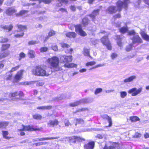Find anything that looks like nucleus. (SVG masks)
Returning a JSON list of instances; mask_svg holds the SVG:
<instances>
[{"instance_id": "obj_58", "label": "nucleus", "mask_w": 149, "mask_h": 149, "mask_svg": "<svg viewBox=\"0 0 149 149\" xmlns=\"http://www.w3.org/2000/svg\"><path fill=\"white\" fill-rule=\"evenodd\" d=\"M20 94H10L9 96L11 97H15L17 96V95L19 96Z\"/></svg>"}, {"instance_id": "obj_19", "label": "nucleus", "mask_w": 149, "mask_h": 149, "mask_svg": "<svg viewBox=\"0 0 149 149\" xmlns=\"http://www.w3.org/2000/svg\"><path fill=\"white\" fill-rule=\"evenodd\" d=\"M22 128L20 129H18V131H31L32 130H34V129L31 128V127L30 126H24L22 125Z\"/></svg>"}, {"instance_id": "obj_56", "label": "nucleus", "mask_w": 149, "mask_h": 149, "mask_svg": "<svg viewBox=\"0 0 149 149\" xmlns=\"http://www.w3.org/2000/svg\"><path fill=\"white\" fill-rule=\"evenodd\" d=\"M141 136V135L140 133L137 132L133 136L134 138H138L140 137Z\"/></svg>"}, {"instance_id": "obj_29", "label": "nucleus", "mask_w": 149, "mask_h": 149, "mask_svg": "<svg viewBox=\"0 0 149 149\" xmlns=\"http://www.w3.org/2000/svg\"><path fill=\"white\" fill-rule=\"evenodd\" d=\"M35 52L32 50H29L28 53V54L29 56V57L31 58H33L35 57Z\"/></svg>"}, {"instance_id": "obj_3", "label": "nucleus", "mask_w": 149, "mask_h": 149, "mask_svg": "<svg viewBox=\"0 0 149 149\" xmlns=\"http://www.w3.org/2000/svg\"><path fill=\"white\" fill-rule=\"evenodd\" d=\"M32 73L34 75L38 76H48L51 74V71L47 72L40 65L35 67L32 70Z\"/></svg>"}, {"instance_id": "obj_12", "label": "nucleus", "mask_w": 149, "mask_h": 149, "mask_svg": "<svg viewBox=\"0 0 149 149\" xmlns=\"http://www.w3.org/2000/svg\"><path fill=\"white\" fill-rule=\"evenodd\" d=\"M16 10L13 7H8L5 10V13L8 16H12L15 13Z\"/></svg>"}, {"instance_id": "obj_51", "label": "nucleus", "mask_w": 149, "mask_h": 149, "mask_svg": "<svg viewBox=\"0 0 149 149\" xmlns=\"http://www.w3.org/2000/svg\"><path fill=\"white\" fill-rule=\"evenodd\" d=\"M12 77L13 74H10L8 75L5 79L6 81L10 80L12 79Z\"/></svg>"}, {"instance_id": "obj_17", "label": "nucleus", "mask_w": 149, "mask_h": 149, "mask_svg": "<svg viewBox=\"0 0 149 149\" xmlns=\"http://www.w3.org/2000/svg\"><path fill=\"white\" fill-rule=\"evenodd\" d=\"M65 35L66 37L70 38H75L77 36V34L74 32H68Z\"/></svg>"}, {"instance_id": "obj_22", "label": "nucleus", "mask_w": 149, "mask_h": 149, "mask_svg": "<svg viewBox=\"0 0 149 149\" xmlns=\"http://www.w3.org/2000/svg\"><path fill=\"white\" fill-rule=\"evenodd\" d=\"M16 31L19 33L15 34L14 37L16 38H21L23 37L24 35V31H20L17 30Z\"/></svg>"}, {"instance_id": "obj_21", "label": "nucleus", "mask_w": 149, "mask_h": 149, "mask_svg": "<svg viewBox=\"0 0 149 149\" xmlns=\"http://www.w3.org/2000/svg\"><path fill=\"white\" fill-rule=\"evenodd\" d=\"M142 90V88L141 87L137 89L135 88H132L129 90V93H140Z\"/></svg>"}, {"instance_id": "obj_2", "label": "nucleus", "mask_w": 149, "mask_h": 149, "mask_svg": "<svg viewBox=\"0 0 149 149\" xmlns=\"http://www.w3.org/2000/svg\"><path fill=\"white\" fill-rule=\"evenodd\" d=\"M45 62L46 64H47L49 66L50 68L55 72L62 70L61 67L59 65V59L56 56H53L48 58Z\"/></svg>"}, {"instance_id": "obj_46", "label": "nucleus", "mask_w": 149, "mask_h": 149, "mask_svg": "<svg viewBox=\"0 0 149 149\" xmlns=\"http://www.w3.org/2000/svg\"><path fill=\"white\" fill-rule=\"evenodd\" d=\"M52 0H40L41 3L43 2L45 4H49L52 2Z\"/></svg>"}, {"instance_id": "obj_57", "label": "nucleus", "mask_w": 149, "mask_h": 149, "mask_svg": "<svg viewBox=\"0 0 149 149\" xmlns=\"http://www.w3.org/2000/svg\"><path fill=\"white\" fill-rule=\"evenodd\" d=\"M102 91V89L101 88H97L95 91V93H101Z\"/></svg>"}, {"instance_id": "obj_15", "label": "nucleus", "mask_w": 149, "mask_h": 149, "mask_svg": "<svg viewBox=\"0 0 149 149\" xmlns=\"http://www.w3.org/2000/svg\"><path fill=\"white\" fill-rule=\"evenodd\" d=\"M101 117L103 119H105L108 120L109 125L107 127H111L112 124V121L111 118L106 114H103L101 115Z\"/></svg>"}, {"instance_id": "obj_60", "label": "nucleus", "mask_w": 149, "mask_h": 149, "mask_svg": "<svg viewBox=\"0 0 149 149\" xmlns=\"http://www.w3.org/2000/svg\"><path fill=\"white\" fill-rule=\"evenodd\" d=\"M59 10L61 11L62 12H65L67 13V11L66 9L64 8H61L59 9Z\"/></svg>"}, {"instance_id": "obj_37", "label": "nucleus", "mask_w": 149, "mask_h": 149, "mask_svg": "<svg viewBox=\"0 0 149 149\" xmlns=\"http://www.w3.org/2000/svg\"><path fill=\"white\" fill-rule=\"evenodd\" d=\"M133 44H130L127 46L125 48V50L127 52H129L132 50L133 46Z\"/></svg>"}, {"instance_id": "obj_4", "label": "nucleus", "mask_w": 149, "mask_h": 149, "mask_svg": "<svg viewBox=\"0 0 149 149\" xmlns=\"http://www.w3.org/2000/svg\"><path fill=\"white\" fill-rule=\"evenodd\" d=\"M10 44L9 43L3 44L1 45V50L4 52L2 53H0V59H1L8 56L10 54L9 52L5 51L9 49L10 47Z\"/></svg>"}, {"instance_id": "obj_45", "label": "nucleus", "mask_w": 149, "mask_h": 149, "mask_svg": "<svg viewBox=\"0 0 149 149\" xmlns=\"http://www.w3.org/2000/svg\"><path fill=\"white\" fill-rule=\"evenodd\" d=\"M121 16L120 13L116 14L113 16V17L115 20L120 18Z\"/></svg>"}, {"instance_id": "obj_11", "label": "nucleus", "mask_w": 149, "mask_h": 149, "mask_svg": "<svg viewBox=\"0 0 149 149\" xmlns=\"http://www.w3.org/2000/svg\"><path fill=\"white\" fill-rule=\"evenodd\" d=\"M90 102H91V101H89L88 99H84L80 101H77L74 103H71L70 105L72 107H74L77 106L81 104L86 103Z\"/></svg>"}, {"instance_id": "obj_40", "label": "nucleus", "mask_w": 149, "mask_h": 149, "mask_svg": "<svg viewBox=\"0 0 149 149\" xmlns=\"http://www.w3.org/2000/svg\"><path fill=\"white\" fill-rule=\"evenodd\" d=\"M48 50V48L46 47H41L40 49V52L42 53L46 52Z\"/></svg>"}, {"instance_id": "obj_42", "label": "nucleus", "mask_w": 149, "mask_h": 149, "mask_svg": "<svg viewBox=\"0 0 149 149\" xmlns=\"http://www.w3.org/2000/svg\"><path fill=\"white\" fill-rule=\"evenodd\" d=\"M9 40L7 38H2L0 40V43H6Z\"/></svg>"}, {"instance_id": "obj_16", "label": "nucleus", "mask_w": 149, "mask_h": 149, "mask_svg": "<svg viewBox=\"0 0 149 149\" xmlns=\"http://www.w3.org/2000/svg\"><path fill=\"white\" fill-rule=\"evenodd\" d=\"M94 145L95 143L94 142H91L84 145V148L85 149H93Z\"/></svg>"}, {"instance_id": "obj_20", "label": "nucleus", "mask_w": 149, "mask_h": 149, "mask_svg": "<svg viewBox=\"0 0 149 149\" xmlns=\"http://www.w3.org/2000/svg\"><path fill=\"white\" fill-rule=\"evenodd\" d=\"M140 34L143 39L146 41H149V35H148L146 32L144 31H142L141 32Z\"/></svg>"}, {"instance_id": "obj_52", "label": "nucleus", "mask_w": 149, "mask_h": 149, "mask_svg": "<svg viewBox=\"0 0 149 149\" xmlns=\"http://www.w3.org/2000/svg\"><path fill=\"white\" fill-rule=\"evenodd\" d=\"M64 123L65 125L66 126H68L69 125H71V124L68 120H64Z\"/></svg>"}, {"instance_id": "obj_50", "label": "nucleus", "mask_w": 149, "mask_h": 149, "mask_svg": "<svg viewBox=\"0 0 149 149\" xmlns=\"http://www.w3.org/2000/svg\"><path fill=\"white\" fill-rule=\"evenodd\" d=\"M37 43V42L36 41L31 40L28 42V44L29 45H34Z\"/></svg>"}, {"instance_id": "obj_5", "label": "nucleus", "mask_w": 149, "mask_h": 149, "mask_svg": "<svg viewBox=\"0 0 149 149\" xmlns=\"http://www.w3.org/2000/svg\"><path fill=\"white\" fill-rule=\"evenodd\" d=\"M100 40L103 45L105 46L108 50H112V46L109 39L108 35L103 36L100 38Z\"/></svg>"}, {"instance_id": "obj_34", "label": "nucleus", "mask_w": 149, "mask_h": 149, "mask_svg": "<svg viewBox=\"0 0 149 149\" xmlns=\"http://www.w3.org/2000/svg\"><path fill=\"white\" fill-rule=\"evenodd\" d=\"M130 119L131 122H135L139 120V118L138 117L136 116L130 117Z\"/></svg>"}, {"instance_id": "obj_39", "label": "nucleus", "mask_w": 149, "mask_h": 149, "mask_svg": "<svg viewBox=\"0 0 149 149\" xmlns=\"http://www.w3.org/2000/svg\"><path fill=\"white\" fill-rule=\"evenodd\" d=\"M33 118L36 119L40 120L42 118V116L38 114H36L33 115Z\"/></svg>"}, {"instance_id": "obj_31", "label": "nucleus", "mask_w": 149, "mask_h": 149, "mask_svg": "<svg viewBox=\"0 0 149 149\" xmlns=\"http://www.w3.org/2000/svg\"><path fill=\"white\" fill-rule=\"evenodd\" d=\"M109 149H119V146L118 143H114L109 146Z\"/></svg>"}, {"instance_id": "obj_63", "label": "nucleus", "mask_w": 149, "mask_h": 149, "mask_svg": "<svg viewBox=\"0 0 149 149\" xmlns=\"http://www.w3.org/2000/svg\"><path fill=\"white\" fill-rule=\"evenodd\" d=\"M49 38L50 37L48 35L45 37L44 40V42H47Z\"/></svg>"}, {"instance_id": "obj_38", "label": "nucleus", "mask_w": 149, "mask_h": 149, "mask_svg": "<svg viewBox=\"0 0 149 149\" xmlns=\"http://www.w3.org/2000/svg\"><path fill=\"white\" fill-rule=\"evenodd\" d=\"M13 26L12 24H10L9 26H5L3 27L5 30H8V31H11L13 28Z\"/></svg>"}, {"instance_id": "obj_1", "label": "nucleus", "mask_w": 149, "mask_h": 149, "mask_svg": "<svg viewBox=\"0 0 149 149\" xmlns=\"http://www.w3.org/2000/svg\"><path fill=\"white\" fill-rule=\"evenodd\" d=\"M130 0H124V1L121 0H118L116 3V7L114 6H109L105 10L107 13L113 14L118 11L120 12L122 11L123 8L127 10L128 8V3H130Z\"/></svg>"}, {"instance_id": "obj_9", "label": "nucleus", "mask_w": 149, "mask_h": 149, "mask_svg": "<svg viewBox=\"0 0 149 149\" xmlns=\"http://www.w3.org/2000/svg\"><path fill=\"white\" fill-rule=\"evenodd\" d=\"M62 62L65 64H67L69 63L72 61V56L71 55H63L60 58Z\"/></svg>"}, {"instance_id": "obj_61", "label": "nucleus", "mask_w": 149, "mask_h": 149, "mask_svg": "<svg viewBox=\"0 0 149 149\" xmlns=\"http://www.w3.org/2000/svg\"><path fill=\"white\" fill-rule=\"evenodd\" d=\"M82 24L84 26H85L88 25V21L84 22V21H82Z\"/></svg>"}, {"instance_id": "obj_35", "label": "nucleus", "mask_w": 149, "mask_h": 149, "mask_svg": "<svg viewBox=\"0 0 149 149\" xmlns=\"http://www.w3.org/2000/svg\"><path fill=\"white\" fill-rule=\"evenodd\" d=\"M96 63L95 61H91L88 62L86 63L85 64L86 66L87 67H89V66H92L94 65Z\"/></svg>"}, {"instance_id": "obj_25", "label": "nucleus", "mask_w": 149, "mask_h": 149, "mask_svg": "<svg viewBox=\"0 0 149 149\" xmlns=\"http://www.w3.org/2000/svg\"><path fill=\"white\" fill-rule=\"evenodd\" d=\"M58 122L57 120H50L48 123V125H49V126L54 127V125H56L58 124Z\"/></svg>"}, {"instance_id": "obj_47", "label": "nucleus", "mask_w": 149, "mask_h": 149, "mask_svg": "<svg viewBox=\"0 0 149 149\" xmlns=\"http://www.w3.org/2000/svg\"><path fill=\"white\" fill-rule=\"evenodd\" d=\"M87 109L86 108H82L81 109H79L78 110H77L75 112H74L73 113H76L77 112H80L82 111H84L85 110H86Z\"/></svg>"}, {"instance_id": "obj_44", "label": "nucleus", "mask_w": 149, "mask_h": 149, "mask_svg": "<svg viewBox=\"0 0 149 149\" xmlns=\"http://www.w3.org/2000/svg\"><path fill=\"white\" fill-rule=\"evenodd\" d=\"M127 35L128 36H132L135 35L136 34V32L134 30H132L131 31H128L127 32Z\"/></svg>"}, {"instance_id": "obj_55", "label": "nucleus", "mask_w": 149, "mask_h": 149, "mask_svg": "<svg viewBox=\"0 0 149 149\" xmlns=\"http://www.w3.org/2000/svg\"><path fill=\"white\" fill-rule=\"evenodd\" d=\"M117 56L118 55L117 54L113 53L111 54V57L112 59H114L116 58Z\"/></svg>"}, {"instance_id": "obj_33", "label": "nucleus", "mask_w": 149, "mask_h": 149, "mask_svg": "<svg viewBox=\"0 0 149 149\" xmlns=\"http://www.w3.org/2000/svg\"><path fill=\"white\" fill-rule=\"evenodd\" d=\"M75 120L76 121L75 126H76L77 124H83L84 123V121L81 118H75Z\"/></svg>"}, {"instance_id": "obj_8", "label": "nucleus", "mask_w": 149, "mask_h": 149, "mask_svg": "<svg viewBox=\"0 0 149 149\" xmlns=\"http://www.w3.org/2000/svg\"><path fill=\"white\" fill-rule=\"evenodd\" d=\"M61 47L65 50V52L67 54H71L73 53L74 49L72 48H70V45L64 42L60 43Z\"/></svg>"}, {"instance_id": "obj_41", "label": "nucleus", "mask_w": 149, "mask_h": 149, "mask_svg": "<svg viewBox=\"0 0 149 149\" xmlns=\"http://www.w3.org/2000/svg\"><path fill=\"white\" fill-rule=\"evenodd\" d=\"M56 32L53 30H51L48 33V36L50 37L56 34Z\"/></svg>"}, {"instance_id": "obj_62", "label": "nucleus", "mask_w": 149, "mask_h": 149, "mask_svg": "<svg viewBox=\"0 0 149 149\" xmlns=\"http://www.w3.org/2000/svg\"><path fill=\"white\" fill-rule=\"evenodd\" d=\"M71 10L73 11H75L76 10V8L74 6H71L70 7Z\"/></svg>"}, {"instance_id": "obj_64", "label": "nucleus", "mask_w": 149, "mask_h": 149, "mask_svg": "<svg viewBox=\"0 0 149 149\" xmlns=\"http://www.w3.org/2000/svg\"><path fill=\"white\" fill-rule=\"evenodd\" d=\"M86 69L85 68H82L80 69L79 70V72L80 73H83L86 72Z\"/></svg>"}, {"instance_id": "obj_32", "label": "nucleus", "mask_w": 149, "mask_h": 149, "mask_svg": "<svg viewBox=\"0 0 149 149\" xmlns=\"http://www.w3.org/2000/svg\"><path fill=\"white\" fill-rule=\"evenodd\" d=\"M8 122H0V128H5L8 125Z\"/></svg>"}, {"instance_id": "obj_30", "label": "nucleus", "mask_w": 149, "mask_h": 149, "mask_svg": "<svg viewBox=\"0 0 149 149\" xmlns=\"http://www.w3.org/2000/svg\"><path fill=\"white\" fill-rule=\"evenodd\" d=\"M20 67V65H18L15 67H13L9 71L7 72L6 73L7 74V73H8L9 72H13L16 71L19 69Z\"/></svg>"}, {"instance_id": "obj_10", "label": "nucleus", "mask_w": 149, "mask_h": 149, "mask_svg": "<svg viewBox=\"0 0 149 149\" xmlns=\"http://www.w3.org/2000/svg\"><path fill=\"white\" fill-rule=\"evenodd\" d=\"M67 138H68L70 142L73 143H75L76 141L81 142L85 140V139L84 138L77 136H73Z\"/></svg>"}, {"instance_id": "obj_53", "label": "nucleus", "mask_w": 149, "mask_h": 149, "mask_svg": "<svg viewBox=\"0 0 149 149\" xmlns=\"http://www.w3.org/2000/svg\"><path fill=\"white\" fill-rule=\"evenodd\" d=\"M52 49L55 51H57L58 50V47L56 45H53L51 46Z\"/></svg>"}, {"instance_id": "obj_24", "label": "nucleus", "mask_w": 149, "mask_h": 149, "mask_svg": "<svg viewBox=\"0 0 149 149\" xmlns=\"http://www.w3.org/2000/svg\"><path fill=\"white\" fill-rule=\"evenodd\" d=\"M135 76L133 75L130 76L128 78L124 80L123 81L125 83L130 82L132 81L136 78Z\"/></svg>"}, {"instance_id": "obj_26", "label": "nucleus", "mask_w": 149, "mask_h": 149, "mask_svg": "<svg viewBox=\"0 0 149 149\" xmlns=\"http://www.w3.org/2000/svg\"><path fill=\"white\" fill-rule=\"evenodd\" d=\"M64 66L65 68H76L77 66V65L73 63H71L67 64H65L64 65Z\"/></svg>"}, {"instance_id": "obj_59", "label": "nucleus", "mask_w": 149, "mask_h": 149, "mask_svg": "<svg viewBox=\"0 0 149 149\" xmlns=\"http://www.w3.org/2000/svg\"><path fill=\"white\" fill-rule=\"evenodd\" d=\"M45 110H49L51 109L52 108V106L51 105L45 106Z\"/></svg>"}, {"instance_id": "obj_27", "label": "nucleus", "mask_w": 149, "mask_h": 149, "mask_svg": "<svg viewBox=\"0 0 149 149\" xmlns=\"http://www.w3.org/2000/svg\"><path fill=\"white\" fill-rule=\"evenodd\" d=\"M59 138V137L57 136L56 137H44L40 139H39V141H44L45 140H52L54 139H58Z\"/></svg>"}, {"instance_id": "obj_7", "label": "nucleus", "mask_w": 149, "mask_h": 149, "mask_svg": "<svg viewBox=\"0 0 149 149\" xmlns=\"http://www.w3.org/2000/svg\"><path fill=\"white\" fill-rule=\"evenodd\" d=\"M74 26L75 28V31L78 33L79 35L81 36L85 37L87 35L86 33L83 29L81 24H77L76 25H74Z\"/></svg>"}, {"instance_id": "obj_48", "label": "nucleus", "mask_w": 149, "mask_h": 149, "mask_svg": "<svg viewBox=\"0 0 149 149\" xmlns=\"http://www.w3.org/2000/svg\"><path fill=\"white\" fill-rule=\"evenodd\" d=\"M103 66V65L102 64H97L94 66H93L90 68L89 69V70H92V69H95V68H97L98 67H101V66Z\"/></svg>"}, {"instance_id": "obj_6", "label": "nucleus", "mask_w": 149, "mask_h": 149, "mask_svg": "<svg viewBox=\"0 0 149 149\" xmlns=\"http://www.w3.org/2000/svg\"><path fill=\"white\" fill-rule=\"evenodd\" d=\"M25 70L22 69L18 71L14 76L12 83L14 84L18 83L22 79L23 74Z\"/></svg>"}, {"instance_id": "obj_23", "label": "nucleus", "mask_w": 149, "mask_h": 149, "mask_svg": "<svg viewBox=\"0 0 149 149\" xmlns=\"http://www.w3.org/2000/svg\"><path fill=\"white\" fill-rule=\"evenodd\" d=\"M16 27L20 31H24V30L27 29V26L26 25L17 24L16 25Z\"/></svg>"}, {"instance_id": "obj_28", "label": "nucleus", "mask_w": 149, "mask_h": 149, "mask_svg": "<svg viewBox=\"0 0 149 149\" xmlns=\"http://www.w3.org/2000/svg\"><path fill=\"white\" fill-rule=\"evenodd\" d=\"M120 32L122 33H125L128 31V28L127 27H123L119 29Z\"/></svg>"}, {"instance_id": "obj_36", "label": "nucleus", "mask_w": 149, "mask_h": 149, "mask_svg": "<svg viewBox=\"0 0 149 149\" xmlns=\"http://www.w3.org/2000/svg\"><path fill=\"white\" fill-rule=\"evenodd\" d=\"M2 132L3 133V137L6 139H9L11 137L7 136L8 134V132L7 131H2Z\"/></svg>"}, {"instance_id": "obj_43", "label": "nucleus", "mask_w": 149, "mask_h": 149, "mask_svg": "<svg viewBox=\"0 0 149 149\" xmlns=\"http://www.w3.org/2000/svg\"><path fill=\"white\" fill-rule=\"evenodd\" d=\"M26 54L23 52H21L19 54V60L20 61L22 58H25Z\"/></svg>"}, {"instance_id": "obj_18", "label": "nucleus", "mask_w": 149, "mask_h": 149, "mask_svg": "<svg viewBox=\"0 0 149 149\" xmlns=\"http://www.w3.org/2000/svg\"><path fill=\"white\" fill-rule=\"evenodd\" d=\"M90 49L86 48H84L83 51V54L85 56H87L90 57L92 59V57L90 55Z\"/></svg>"}, {"instance_id": "obj_14", "label": "nucleus", "mask_w": 149, "mask_h": 149, "mask_svg": "<svg viewBox=\"0 0 149 149\" xmlns=\"http://www.w3.org/2000/svg\"><path fill=\"white\" fill-rule=\"evenodd\" d=\"M100 11L99 9L94 10L92 13L89 15V16L92 19H94L95 18L96 16L98 15Z\"/></svg>"}, {"instance_id": "obj_13", "label": "nucleus", "mask_w": 149, "mask_h": 149, "mask_svg": "<svg viewBox=\"0 0 149 149\" xmlns=\"http://www.w3.org/2000/svg\"><path fill=\"white\" fill-rule=\"evenodd\" d=\"M131 39L132 41L133 44H135L136 43L139 44L142 43L143 42L142 39L138 35L133 37Z\"/></svg>"}, {"instance_id": "obj_54", "label": "nucleus", "mask_w": 149, "mask_h": 149, "mask_svg": "<svg viewBox=\"0 0 149 149\" xmlns=\"http://www.w3.org/2000/svg\"><path fill=\"white\" fill-rule=\"evenodd\" d=\"M22 16L24 15L25 13H27L28 11L27 10H22L19 11Z\"/></svg>"}, {"instance_id": "obj_49", "label": "nucleus", "mask_w": 149, "mask_h": 149, "mask_svg": "<svg viewBox=\"0 0 149 149\" xmlns=\"http://www.w3.org/2000/svg\"><path fill=\"white\" fill-rule=\"evenodd\" d=\"M77 0H60L59 1L61 3H67L69 1H75Z\"/></svg>"}]
</instances>
